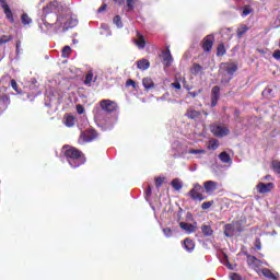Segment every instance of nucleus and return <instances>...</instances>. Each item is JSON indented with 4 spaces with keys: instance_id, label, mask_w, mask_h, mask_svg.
Masks as SVG:
<instances>
[{
    "instance_id": "1",
    "label": "nucleus",
    "mask_w": 280,
    "mask_h": 280,
    "mask_svg": "<svg viewBox=\"0 0 280 280\" xmlns=\"http://www.w3.org/2000/svg\"><path fill=\"white\" fill-rule=\"evenodd\" d=\"M54 4L49 3L43 9L42 22L46 30H56V32H67L78 25V18L72 14L56 15Z\"/></svg>"
},
{
    "instance_id": "2",
    "label": "nucleus",
    "mask_w": 280,
    "mask_h": 280,
    "mask_svg": "<svg viewBox=\"0 0 280 280\" xmlns=\"http://www.w3.org/2000/svg\"><path fill=\"white\" fill-rule=\"evenodd\" d=\"M62 152L71 167H80V165H84L86 162L82 152L73 147L66 145L63 147Z\"/></svg>"
},
{
    "instance_id": "3",
    "label": "nucleus",
    "mask_w": 280,
    "mask_h": 280,
    "mask_svg": "<svg viewBox=\"0 0 280 280\" xmlns=\"http://www.w3.org/2000/svg\"><path fill=\"white\" fill-rule=\"evenodd\" d=\"M101 108L102 110L96 113L95 119L98 124H108V118H104V116L106 113H113V110H116L117 103L110 100H104L101 102Z\"/></svg>"
},
{
    "instance_id": "4",
    "label": "nucleus",
    "mask_w": 280,
    "mask_h": 280,
    "mask_svg": "<svg viewBox=\"0 0 280 280\" xmlns=\"http://www.w3.org/2000/svg\"><path fill=\"white\" fill-rule=\"evenodd\" d=\"M210 131L214 137H228V135L231 133V129H229V126L223 125V124H214L210 127Z\"/></svg>"
},
{
    "instance_id": "5",
    "label": "nucleus",
    "mask_w": 280,
    "mask_h": 280,
    "mask_svg": "<svg viewBox=\"0 0 280 280\" xmlns=\"http://www.w3.org/2000/svg\"><path fill=\"white\" fill-rule=\"evenodd\" d=\"M220 71H221V73L225 72V73H228V75H230L228 79H222V82H224L226 84L233 77V73H235V71H237V66H236V63H233V62L221 63Z\"/></svg>"
},
{
    "instance_id": "6",
    "label": "nucleus",
    "mask_w": 280,
    "mask_h": 280,
    "mask_svg": "<svg viewBox=\"0 0 280 280\" xmlns=\"http://www.w3.org/2000/svg\"><path fill=\"white\" fill-rule=\"evenodd\" d=\"M202 186L200 184H195L194 188L188 192V196L192 198V200H199V202H202L205 200V195H202Z\"/></svg>"
},
{
    "instance_id": "7",
    "label": "nucleus",
    "mask_w": 280,
    "mask_h": 280,
    "mask_svg": "<svg viewBox=\"0 0 280 280\" xmlns=\"http://www.w3.org/2000/svg\"><path fill=\"white\" fill-rule=\"evenodd\" d=\"M94 139H97V132L93 129L83 131L79 138V143H89L90 141H93Z\"/></svg>"
},
{
    "instance_id": "8",
    "label": "nucleus",
    "mask_w": 280,
    "mask_h": 280,
    "mask_svg": "<svg viewBox=\"0 0 280 280\" xmlns=\"http://www.w3.org/2000/svg\"><path fill=\"white\" fill-rule=\"evenodd\" d=\"M220 184L218 182L208 180L203 183V189L208 196H213V192L218 191Z\"/></svg>"
},
{
    "instance_id": "9",
    "label": "nucleus",
    "mask_w": 280,
    "mask_h": 280,
    "mask_svg": "<svg viewBox=\"0 0 280 280\" xmlns=\"http://www.w3.org/2000/svg\"><path fill=\"white\" fill-rule=\"evenodd\" d=\"M256 189L258 194H268L272 191V189H275V184L273 183L264 184L260 182L257 184Z\"/></svg>"
},
{
    "instance_id": "10",
    "label": "nucleus",
    "mask_w": 280,
    "mask_h": 280,
    "mask_svg": "<svg viewBox=\"0 0 280 280\" xmlns=\"http://www.w3.org/2000/svg\"><path fill=\"white\" fill-rule=\"evenodd\" d=\"M162 60L164 67H172V62H174V58L172 57V52L170 51V48L162 51Z\"/></svg>"
},
{
    "instance_id": "11",
    "label": "nucleus",
    "mask_w": 280,
    "mask_h": 280,
    "mask_svg": "<svg viewBox=\"0 0 280 280\" xmlns=\"http://www.w3.org/2000/svg\"><path fill=\"white\" fill-rule=\"evenodd\" d=\"M1 5L8 21H10L11 23H14V14L12 13V9H10V5L5 3V0H1Z\"/></svg>"
},
{
    "instance_id": "12",
    "label": "nucleus",
    "mask_w": 280,
    "mask_h": 280,
    "mask_svg": "<svg viewBox=\"0 0 280 280\" xmlns=\"http://www.w3.org/2000/svg\"><path fill=\"white\" fill-rule=\"evenodd\" d=\"M179 226L183 231H185L188 235H191V233H196V225L191 223H185L180 222Z\"/></svg>"
},
{
    "instance_id": "13",
    "label": "nucleus",
    "mask_w": 280,
    "mask_h": 280,
    "mask_svg": "<svg viewBox=\"0 0 280 280\" xmlns=\"http://www.w3.org/2000/svg\"><path fill=\"white\" fill-rule=\"evenodd\" d=\"M212 47H213V36L208 35L203 39V50L205 51H211Z\"/></svg>"
},
{
    "instance_id": "14",
    "label": "nucleus",
    "mask_w": 280,
    "mask_h": 280,
    "mask_svg": "<svg viewBox=\"0 0 280 280\" xmlns=\"http://www.w3.org/2000/svg\"><path fill=\"white\" fill-rule=\"evenodd\" d=\"M218 100H220V88L214 86L212 89V103H211L212 107L218 106Z\"/></svg>"
},
{
    "instance_id": "15",
    "label": "nucleus",
    "mask_w": 280,
    "mask_h": 280,
    "mask_svg": "<svg viewBox=\"0 0 280 280\" xmlns=\"http://www.w3.org/2000/svg\"><path fill=\"white\" fill-rule=\"evenodd\" d=\"M186 117H188V119H200V112L196 110L194 108H189L186 113Z\"/></svg>"
},
{
    "instance_id": "16",
    "label": "nucleus",
    "mask_w": 280,
    "mask_h": 280,
    "mask_svg": "<svg viewBox=\"0 0 280 280\" xmlns=\"http://www.w3.org/2000/svg\"><path fill=\"white\" fill-rule=\"evenodd\" d=\"M137 67L141 71H148L150 69V61L148 59H141L137 62Z\"/></svg>"
},
{
    "instance_id": "17",
    "label": "nucleus",
    "mask_w": 280,
    "mask_h": 280,
    "mask_svg": "<svg viewBox=\"0 0 280 280\" xmlns=\"http://www.w3.org/2000/svg\"><path fill=\"white\" fill-rule=\"evenodd\" d=\"M63 124L68 128H72V126H75V117H73V115H66L63 118Z\"/></svg>"
},
{
    "instance_id": "18",
    "label": "nucleus",
    "mask_w": 280,
    "mask_h": 280,
    "mask_svg": "<svg viewBox=\"0 0 280 280\" xmlns=\"http://www.w3.org/2000/svg\"><path fill=\"white\" fill-rule=\"evenodd\" d=\"M184 154H195L197 159H200V154H207V151L203 149H188L184 152Z\"/></svg>"
},
{
    "instance_id": "19",
    "label": "nucleus",
    "mask_w": 280,
    "mask_h": 280,
    "mask_svg": "<svg viewBox=\"0 0 280 280\" xmlns=\"http://www.w3.org/2000/svg\"><path fill=\"white\" fill-rule=\"evenodd\" d=\"M224 235L226 237H233V235H235V225L234 224H226L224 226Z\"/></svg>"
},
{
    "instance_id": "20",
    "label": "nucleus",
    "mask_w": 280,
    "mask_h": 280,
    "mask_svg": "<svg viewBox=\"0 0 280 280\" xmlns=\"http://www.w3.org/2000/svg\"><path fill=\"white\" fill-rule=\"evenodd\" d=\"M135 45L139 49H145V38L143 37V35L138 33V38L135 40Z\"/></svg>"
},
{
    "instance_id": "21",
    "label": "nucleus",
    "mask_w": 280,
    "mask_h": 280,
    "mask_svg": "<svg viewBox=\"0 0 280 280\" xmlns=\"http://www.w3.org/2000/svg\"><path fill=\"white\" fill-rule=\"evenodd\" d=\"M184 248L188 252L191 253V250H194V248H196V244L194 243V241H191V238H186L184 241Z\"/></svg>"
},
{
    "instance_id": "22",
    "label": "nucleus",
    "mask_w": 280,
    "mask_h": 280,
    "mask_svg": "<svg viewBox=\"0 0 280 280\" xmlns=\"http://www.w3.org/2000/svg\"><path fill=\"white\" fill-rule=\"evenodd\" d=\"M171 185L175 191H180V189H183V182L178 178L173 179Z\"/></svg>"
},
{
    "instance_id": "23",
    "label": "nucleus",
    "mask_w": 280,
    "mask_h": 280,
    "mask_svg": "<svg viewBox=\"0 0 280 280\" xmlns=\"http://www.w3.org/2000/svg\"><path fill=\"white\" fill-rule=\"evenodd\" d=\"M261 273L264 275V277H266V279L279 280L277 276L272 273V271H270V269L265 268L261 270Z\"/></svg>"
},
{
    "instance_id": "24",
    "label": "nucleus",
    "mask_w": 280,
    "mask_h": 280,
    "mask_svg": "<svg viewBox=\"0 0 280 280\" xmlns=\"http://www.w3.org/2000/svg\"><path fill=\"white\" fill-rule=\"evenodd\" d=\"M142 84L147 90L154 89V81H152L150 78H144L142 80Z\"/></svg>"
},
{
    "instance_id": "25",
    "label": "nucleus",
    "mask_w": 280,
    "mask_h": 280,
    "mask_svg": "<svg viewBox=\"0 0 280 280\" xmlns=\"http://www.w3.org/2000/svg\"><path fill=\"white\" fill-rule=\"evenodd\" d=\"M201 232L206 237H211V235H213V230L209 225H202Z\"/></svg>"
},
{
    "instance_id": "26",
    "label": "nucleus",
    "mask_w": 280,
    "mask_h": 280,
    "mask_svg": "<svg viewBox=\"0 0 280 280\" xmlns=\"http://www.w3.org/2000/svg\"><path fill=\"white\" fill-rule=\"evenodd\" d=\"M219 159L222 163H231V155L224 151L220 153Z\"/></svg>"
},
{
    "instance_id": "27",
    "label": "nucleus",
    "mask_w": 280,
    "mask_h": 280,
    "mask_svg": "<svg viewBox=\"0 0 280 280\" xmlns=\"http://www.w3.org/2000/svg\"><path fill=\"white\" fill-rule=\"evenodd\" d=\"M21 22L23 23V25H32V18H30L27 13H23L21 16Z\"/></svg>"
},
{
    "instance_id": "28",
    "label": "nucleus",
    "mask_w": 280,
    "mask_h": 280,
    "mask_svg": "<svg viewBox=\"0 0 280 280\" xmlns=\"http://www.w3.org/2000/svg\"><path fill=\"white\" fill-rule=\"evenodd\" d=\"M218 148H220L218 140L214 139L208 142V150H218Z\"/></svg>"
},
{
    "instance_id": "29",
    "label": "nucleus",
    "mask_w": 280,
    "mask_h": 280,
    "mask_svg": "<svg viewBox=\"0 0 280 280\" xmlns=\"http://www.w3.org/2000/svg\"><path fill=\"white\" fill-rule=\"evenodd\" d=\"M246 32H248V26H246V25H241V26L237 28V37H238V38H242V36H244V34H246Z\"/></svg>"
},
{
    "instance_id": "30",
    "label": "nucleus",
    "mask_w": 280,
    "mask_h": 280,
    "mask_svg": "<svg viewBox=\"0 0 280 280\" xmlns=\"http://www.w3.org/2000/svg\"><path fill=\"white\" fill-rule=\"evenodd\" d=\"M139 3V0H127V8L129 12H132L135 10V7Z\"/></svg>"
},
{
    "instance_id": "31",
    "label": "nucleus",
    "mask_w": 280,
    "mask_h": 280,
    "mask_svg": "<svg viewBox=\"0 0 280 280\" xmlns=\"http://www.w3.org/2000/svg\"><path fill=\"white\" fill-rule=\"evenodd\" d=\"M271 167L276 174H280V161L279 160H273L271 163Z\"/></svg>"
},
{
    "instance_id": "32",
    "label": "nucleus",
    "mask_w": 280,
    "mask_h": 280,
    "mask_svg": "<svg viewBox=\"0 0 280 280\" xmlns=\"http://www.w3.org/2000/svg\"><path fill=\"white\" fill-rule=\"evenodd\" d=\"M92 82H95V80L93 79V71L90 70L85 75V84L90 85Z\"/></svg>"
},
{
    "instance_id": "33",
    "label": "nucleus",
    "mask_w": 280,
    "mask_h": 280,
    "mask_svg": "<svg viewBox=\"0 0 280 280\" xmlns=\"http://www.w3.org/2000/svg\"><path fill=\"white\" fill-rule=\"evenodd\" d=\"M253 13V8L250 5H245L243 8L242 16H248V14Z\"/></svg>"
},
{
    "instance_id": "34",
    "label": "nucleus",
    "mask_w": 280,
    "mask_h": 280,
    "mask_svg": "<svg viewBox=\"0 0 280 280\" xmlns=\"http://www.w3.org/2000/svg\"><path fill=\"white\" fill-rule=\"evenodd\" d=\"M71 56V47L70 46H65L62 49V57L63 58H69Z\"/></svg>"
},
{
    "instance_id": "35",
    "label": "nucleus",
    "mask_w": 280,
    "mask_h": 280,
    "mask_svg": "<svg viewBox=\"0 0 280 280\" xmlns=\"http://www.w3.org/2000/svg\"><path fill=\"white\" fill-rule=\"evenodd\" d=\"M226 54V49L222 44H220L217 48V56H224Z\"/></svg>"
},
{
    "instance_id": "36",
    "label": "nucleus",
    "mask_w": 280,
    "mask_h": 280,
    "mask_svg": "<svg viewBox=\"0 0 280 280\" xmlns=\"http://www.w3.org/2000/svg\"><path fill=\"white\" fill-rule=\"evenodd\" d=\"M114 24L117 26V27H124V24L121 23V18L119 15H116L114 18Z\"/></svg>"
},
{
    "instance_id": "37",
    "label": "nucleus",
    "mask_w": 280,
    "mask_h": 280,
    "mask_svg": "<svg viewBox=\"0 0 280 280\" xmlns=\"http://www.w3.org/2000/svg\"><path fill=\"white\" fill-rule=\"evenodd\" d=\"M10 106V97L2 96V108H8Z\"/></svg>"
},
{
    "instance_id": "38",
    "label": "nucleus",
    "mask_w": 280,
    "mask_h": 280,
    "mask_svg": "<svg viewBox=\"0 0 280 280\" xmlns=\"http://www.w3.org/2000/svg\"><path fill=\"white\" fill-rule=\"evenodd\" d=\"M165 182V177H158L155 179V187H161V185H163V183Z\"/></svg>"
},
{
    "instance_id": "39",
    "label": "nucleus",
    "mask_w": 280,
    "mask_h": 280,
    "mask_svg": "<svg viewBox=\"0 0 280 280\" xmlns=\"http://www.w3.org/2000/svg\"><path fill=\"white\" fill-rule=\"evenodd\" d=\"M11 86L14 90L15 93H21L19 90V85L16 84L15 80H11Z\"/></svg>"
},
{
    "instance_id": "40",
    "label": "nucleus",
    "mask_w": 280,
    "mask_h": 280,
    "mask_svg": "<svg viewBox=\"0 0 280 280\" xmlns=\"http://www.w3.org/2000/svg\"><path fill=\"white\" fill-rule=\"evenodd\" d=\"M257 261V258L255 256H248L247 257V264L248 266H253Z\"/></svg>"
},
{
    "instance_id": "41",
    "label": "nucleus",
    "mask_w": 280,
    "mask_h": 280,
    "mask_svg": "<svg viewBox=\"0 0 280 280\" xmlns=\"http://www.w3.org/2000/svg\"><path fill=\"white\" fill-rule=\"evenodd\" d=\"M213 201H206L201 205V209H211Z\"/></svg>"
},
{
    "instance_id": "42",
    "label": "nucleus",
    "mask_w": 280,
    "mask_h": 280,
    "mask_svg": "<svg viewBox=\"0 0 280 280\" xmlns=\"http://www.w3.org/2000/svg\"><path fill=\"white\" fill-rule=\"evenodd\" d=\"M165 237H172V230L170 228L163 229Z\"/></svg>"
},
{
    "instance_id": "43",
    "label": "nucleus",
    "mask_w": 280,
    "mask_h": 280,
    "mask_svg": "<svg viewBox=\"0 0 280 280\" xmlns=\"http://www.w3.org/2000/svg\"><path fill=\"white\" fill-rule=\"evenodd\" d=\"M272 58H275V60H280V49H276L273 51Z\"/></svg>"
},
{
    "instance_id": "44",
    "label": "nucleus",
    "mask_w": 280,
    "mask_h": 280,
    "mask_svg": "<svg viewBox=\"0 0 280 280\" xmlns=\"http://www.w3.org/2000/svg\"><path fill=\"white\" fill-rule=\"evenodd\" d=\"M77 113L79 114V115H84V106H82V105H77Z\"/></svg>"
},
{
    "instance_id": "45",
    "label": "nucleus",
    "mask_w": 280,
    "mask_h": 280,
    "mask_svg": "<svg viewBox=\"0 0 280 280\" xmlns=\"http://www.w3.org/2000/svg\"><path fill=\"white\" fill-rule=\"evenodd\" d=\"M201 71H202V66H200V65L194 66V73H200Z\"/></svg>"
},
{
    "instance_id": "46",
    "label": "nucleus",
    "mask_w": 280,
    "mask_h": 280,
    "mask_svg": "<svg viewBox=\"0 0 280 280\" xmlns=\"http://www.w3.org/2000/svg\"><path fill=\"white\" fill-rule=\"evenodd\" d=\"M230 279L231 280H242V277H240V275H237V273H231Z\"/></svg>"
},
{
    "instance_id": "47",
    "label": "nucleus",
    "mask_w": 280,
    "mask_h": 280,
    "mask_svg": "<svg viewBox=\"0 0 280 280\" xmlns=\"http://www.w3.org/2000/svg\"><path fill=\"white\" fill-rule=\"evenodd\" d=\"M261 260L256 258V261H254V264L252 265V268H259V266H261Z\"/></svg>"
},
{
    "instance_id": "48",
    "label": "nucleus",
    "mask_w": 280,
    "mask_h": 280,
    "mask_svg": "<svg viewBox=\"0 0 280 280\" xmlns=\"http://www.w3.org/2000/svg\"><path fill=\"white\" fill-rule=\"evenodd\" d=\"M257 250H261V241H259V238L256 240V244H255Z\"/></svg>"
},
{
    "instance_id": "49",
    "label": "nucleus",
    "mask_w": 280,
    "mask_h": 280,
    "mask_svg": "<svg viewBox=\"0 0 280 280\" xmlns=\"http://www.w3.org/2000/svg\"><path fill=\"white\" fill-rule=\"evenodd\" d=\"M171 86H173V89H177V91L180 89V84L178 82L172 83Z\"/></svg>"
},
{
    "instance_id": "50",
    "label": "nucleus",
    "mask_w": 280,
    "mask_h": 280,
    "mask_svg": "<svg viewBox=\"0 0 280 280\" xmlns=\"http://www.w3.org/2000/svg\"><path fill=\"white\" fill-rule=\"evenodd\" d=\"M127 86H136V83H135V81L133 80H128L127 81Z\"/></svg>"
},
{
    "instance_id": "51",
    "label": "nucleus",
    "mask_w": 280,
    "mask_h": 280,
    "mask_svg": "<svg viewBox=\"0 0 280 280\" xmlns=\"http://www.w3.org/2000/svg\"><path fill=\"white\" fill-rule=\"evenodd\" d=\"M118 5H124L126 0H114Z\"/></svg>"
},
{
    "instance_id": "52",
    "label": "nucleus",
    "mask_w": 280,
    "mask_h": 280,
    "mask_svg": "<svg viewBox=\"0 0 280 280\" xmlns=\"http://www.w3.org/2000/svg\"><path fill=\"white\" fill-rule=\"evenodd\" d=\"M224 264L229 268V270H233V266L228 260Z\"/></svg>"
},
{
    "instance_id": "53",
    "label": "nucleus",
    "mask_w": 280,
    "mask_h": 280,
    "mask_svg": "<svg viewBox=\"0 0 280 280\" xmlns=\"http://www.w3.org/2000/svg\"><path fill=\"white\" fill-rule=\"evenodd\" d=\"M151 195H152V188L149 187V188L147 189V196H151Z\"/></svg>"
},
{
    "instance_id": "54",
    "label": "nucleus",
    "mask_w": 280,
    "mask_h": 280,
    "mask_svg": "<svg viewBox=\"0 0 280 280\" xmlns=\"http://www.w3.org/2000/svg\"><path fill=\"white\" fill-rule=\"evenodd\" d=\"M264 180H272V176L267 175V176L264 177Z\"/></svg>"
},
{
    "instance_id": "55",
    "label": "nucleus",
    "mask_w": 280,
    "mask_h": 280,
    "mask_svg": "<svg viewBox=\"0 0 280 280\" xmlns=\"http://www.w3.org/2000/svg\"><path fill=\"white\" fill-rule=\"evenodd\" d=\"M104 10H106V4H104L103 7H101V8L98 9V12H104Z\"/></svg>"
},
{
    "instance_id": "56",
    "label": "nucleus",
    "mask_w": 280,
    "mask_h": 280,
    "mask_svg": "<svg viewBox=\"0 0 280 280\" xmlns=\"http://www.w3.org/2000/svg\"><path fill=\"white\" fill-rule=\"evenodd\" d=\"M8 40H10V38H8V37H2L1 38V43H8Z\"/></svg>"
},
{
    "instance_id": "57",
    "label": "nucleus",
    "mask_w": 280,
    "mask_h": 280,
    "mask_svg": "<svg viewBox=\"0 0 280 280\" xmlns=\"http://www.w3.org/2000/svg\"><path fill=\"white\" fill-rule=\"evenodd\" d=\"M167 95H170V94H166V95H163V96H162V97H160V98H156V100H158V102H161V101L165 100V97H167Z\"/></svg>"
},
{
    "instance_id": "58",
    "label": "nucleus",
    "mask_w": 280,
    "mask_h": 280,
    "mask_svg": "<svg viewBox=\"0 0 280 280\" xmlns=\"http://www.w3.org/2000/svg\"><path fill=\"white\" fill-rule=\"evenodd\" d=\"M189 95H190L191 97H196V95H198V94H197L196 92H190Z\"/></svg>"
},
{
    "instance_id": "59",
    "label": "nucleus",
    "mask_w": 280,
    "mask_h": 280,
    "mask_svg": "<svg viewBox=\"0 0 280 280\" xmlns=\"http://www.w3.org/2000/svg\"><path fill=\"white\" fill-rule=\"evenodd\" d=\"M40 30L45 31V27H43V24H39Z\"/></svg>"
},
{
    "instance_id": "60",
    "label": "nucleus",
    "mask_w": 280,
    "mask_h": 280,
    "mask_svg": "<svg viewBox=\"0 0 280 280\" xmlns=\"http://www.w3.org/2000/svg\"><path fill=\"white\" fill-rule=\"evenodd\" d=\"M19 47H21V43H18V44H16V49H19Z\"/></svg>"
},
{
    "instance_id": "61",
    "label": "nucleus",
    "mask_w": 280,
    "mask_h": 280,
    "mask_svg": "<svg viewBox=\"0 0 280 280\" xmlns=\"http://www.w3.org/2000/svg\"><path fill=\"white\" fill-rule=\"evenodd\" d=\"M265 93H270V89L265 90Z\"/></svg>"
},
{
    "instance_id": "62",
    "label": "nucleus",
    "mask_w": 280,
    "mask_h": 280,
    "mask_svg": "<svg viewBox=\"0 0 280 280\" xmlns=\"http://www.w3.org/2000/svg\"><path fill=\"white\" fill-rule=\"evenodd\" d=\"M205 115H206V117H207V115H209L208 113H205Z\"/></svg>"
}]
</instances>
